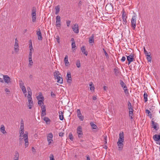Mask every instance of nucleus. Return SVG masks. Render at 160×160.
Wrapping results in <instances>:
<instances>
[{"mask_svg":"<svg viewBox=\"0 0 160 160\" xmlns=\"http://www.w3.org/2000/svg\"><path fill=\"white\" fill-rule=\"evenodd\" d=\"M124 141V133L123 132H120L119 135V138L117 144L118 148V150L121 151L123 147V142Z\"/></svg>","mask_w":160,"mask_h":160,"instance_id":"1","label":"nucleus"},{"mask_svg":"<svg viewBox=\"0 0 160 160\" xmlns=\"http://www.w3.org/2000/svg\"><path fill=\"white\" fill-rule=\"evenodd\" d=\"M24 130H20L19 131V137H23L24 138V141H25V148H27L28 146V132H26L25 133H24Z\"/></svg>","mask_w":160,"mask_h":160,"instance_id":"2","label":"nucleus"},{"mask_svg":"<svg viewBox=\"0 0 160 160\" xmlns=\"http://www.w3.org/2000/svg\"><path fill=\"white\" fill-rule=\"evenodd\" d=\"M128 108L129 110V116L131 119H133L132 116L133 115V112L134 111L133 107L132 106L131 104L129 101H128Z\"/></svg>","mask_w":160,"mask_h":160,"instance_id":"3","label":"nucleus"},{"mask_svg":"<svg viewBox=\"0 0 160 160\" xmlns=\"http://www.w3.org/2000/svg\"><path fill=\"white\" fill-rule=\"evenodd\" d=\"M120 84L121 85V87L123 88L124 90V92L125 94H128V91L127 89V87L122 80H120Z\"/></svg>","mask_w":160,"mask_h":160,"instance_id":"4","label":"nucleus"},{"mask_svg":"<svg viewBox=\"0 0 160 160\" xmlns=\"http://www.w3.org/2000/svg\"><path fill=\"white\" fill-rule=\"evenodd\" d=\"M153 118L152 119L151 121L152 122V128H153L156 131V133H157L156 132L159 129V124L157 122H155L153 121Z\"/></svg>","mask_w":160,"mask_h":160,"instance_id":"5","label":"nucleus"},{"mask_svg":"<svg viewBox=\"0 0 160 160\" xmlns=\"http://www.w3.org/2000/svg\"><path fill=\"white\" fill-rule=\"evenodd\" d=\"M36 8L33 7L32 8V20L33 22H35L36 21Z\"/></svg>","mask_w":160,"mask_h":160,"instance_id":"6","label":"nucleus"},{"mask_svg":"<svg viewBox=\"0 0 160 160\" xmlns=\"http://www.w3.org/2000/svg\"><path fill=\"white\" fill-rule=\"evenodd\" d=\"M136 16H133L131 20V26L133 29H135L136 27Z\"/></svg>","mask_w":160,"mask_h":160,"instance_id":"7","label":"nucleus"},{"mask_svg":"<svg viewBox=\"0 0 160 160\" xmlns=\"http://www.w3.org/2000/svg\"><path fill=\"white\" fill-rule=\"evenodd\" d=\"M134 55L132 53L131 54H130L129 56H127V60L128 62V65H129L131 62L134 60Z\"/></svg>","mask_w":160,"mask_h":160,"instance_id":"8","label":"nucleus"},{"mask_svg":"<svg viewBox=\"0 0 160 160\" xmlns=\"http://www.w3.org/2000/svg\"><path fill=\"white\" fill-rule=\"evenodd\" d=\"M77 133L78 134V137L79 138L82 137L83 133L82 130V128L80 126H78L77 128Z\"/></svg>","mask_w":160,"mask_h":160,"instance_id":"9","label":"nucleus"},{"mask_svg":"<svg viewBox=\"0 0 160 160\" xmlns=\"http://www.w3.org/2000/svg\"><path fill=\"white\" fill-rule=\"evenodd\" d=\"M53 135L52 133H49L47 136V141L48 142V144H50L52 141Z\"/></svg>","mask_w":160,"mask_h":160,"instance_id":"10","label":"nucleus"},{"mask_svg":"<svg viewBox=\"0 0 160 160\" xmlns=\"http://www.w3.org/2000/svg\"><path fill=\"white\" fill-rule=\"evenodd\" d=\"M56 26L60 27L61 26V17L58 15L56 17Z\"/></svg>","mask_w":160,"mask_h":160,"instance_id":"11","label":"nucleus"},{"mask_svg":"<svg viewBox=\"0 0 160 160\" xmlns=\"http://www.w3.org/2000/svg\"><path fill=\"white\" fill-rule=\"evenodd\" d=\"M36 32L38 40H42V37L40 29L39 28L36 31Z\"/></svg>","mask_w":160,"mask_h":160,"instance_id":"12","label":"nucleus"},{"mask_svg":"<svg viewBox=\"0 0 160 160\" xmlns=\"http://www.w3.org/2000/svg\"><path fill=\"white\" fill-rule=\"evenodd\" d=\"M72 29L73 31L76 33H78L79 32L78 26V24H75Z\"/></svg>","mask_w":160,"mask_h":160,"instance_id":"13","label":"nucleus"},{"mask_svg":"<svg viewBox=\"0 0 160 160\" xmlns=\"http://www.w3.org/2000/svg\"><path fill=\"white\" fill-rule=\"evenodd\" d=\"M3 79L4 82L7 83H8L10 82V78L8 75H3Z\"/></svg>","mask_w":160,"mask_h":160,"instance_id":"14","label":"nucleus"},{"mask_svg":"<svg viewBox=\"0 0 160 160\" xmlns=\"http://www.w3.org/2000/svg\"><path fill=\"white\" fill-rule=\"evenodd\" d=\"M94 34H92L91 36L89 38V42L90 44H92V45L94 43Z\"/></svg>","mask_w":160,"mask_h":160,"instance_id":"15","label":"nucleus"},{"mask_svg":"<svg viewBox=\"0 0 160 160\" xmlns=\"http://www.w3.org/2000/svg\"><path fill=\"white\" fill-rule=\"evenodd\" d=\"M153 138L155 141H158L160 140V133L159 135L155 134L153 136Z\"/></svg>","mask_w":160,"mask_h":160,"instance_id":"16","label":"nucleus"},{"mask_svg":"<svg viewBox=\"0 0 160 160\" xmlns=\"http://www.w3.org/2000/svg\"><path fill=\"white\" fill-rule=\"evenodd\" d=\"M32 94H29L27 96L29 103H31L33 102L32 97Z\"/></svg>","mask_w":160,"mask_h":160,"instance_id":"17","label":"nucleus"},{"mask_svg":"<svg viewBox=\"0 0 160 160\" xmlns=\"http://www.w3.org/2000/svg\"><path fill=\"white\" fill-rule=\"evenodd\" d=\"M64 62L66 66H68L69 65V62L68 61V56L66 55L64 58Z\"/></svg>","mask_w":160,"mask_h":160,"instance_id":"18","label":"nucleus"},{"mask_svg":"<svg viewBox=\"0 0 160 160\" xmlns=\"http://www.w3.org/2000/svg\"><path fill=\"white\" fill-rule=\"evenodd\" d=\"M43 119L45 122L47 124H49L50 123L51 120L48 117H45Z\"/></svg>","mask_w":160,"mask_h":160,"instance_id":"19","label":"nucleus"},{"mask_svg":"<svg viewBox=\"0 0 160 160\" xmlns=\"http://www.w3.org/2000/svg\"><path fill=\"white\" fill-rule=\"evenodd\" d=\"M58 113L59 119L61 120H62L64 119L63 112L61 111H59L58 112Z\"/></svg>","mask_w":160,"mask_h":160,"instance_id":"20","label":"nucleus"},{"mask_svg":"<svg viewBox=\"0 0 160 160\" xmlns=\"http://www.w3.org/2000/svg\"><path fill=\"white\" fill-rule=\"evenodd\" d=\"M0 131L3 134H5L7 132L5 130V128L3 125H2L1 126Z\"/></svg>","mask_w":160,"mask_h":160,"instance_id":"21","label":"nucleus"},{"mask_svg":"<svg viewBox=\"0 0 160 160\" xmlns=\"http://www.w3.org/2000/svg\"><path fill=\"white\" fill-rule=\"evenodd\" d=\"M81 49L82 51V52L85 55L87 56L88 55V53L86 51V48L84 46H82L81 48Z\"/></svg>","mask_w":160,"mask_h":160,"instance_id":"22","label":"nucleus"},{"mask_svg":"<svg viewBox=\"0 0 160 160\" xmlns=\"http://www.w3.org/2000/svg\"><path fill=\"white\" fill-rule=\"evenodd\" d=\"M54 75L55 78H58L60 76L59 75H60L61 74L58 71H56L54 72Z\"/></svg>","mask_w":160,"mask_h":160,"instance_id":"23","label":"nucleus"},{"mask_svg":"<svg viewBox=\"0 0 160 160\" xmlns=\"http://www.w3.org/2000/svg\"><path fill=\"white\" fill-rule=\"evenodd\" d=\"M37 98L38 100L41 99V100H43L44 97L41 93H39V95L37 97Z\"/></svg>","mask_w":160,"mask_h":160,"instance_id":"24","label":"nucleus"},{"mask_svg":"<svg viewBox=\"0 0 160 160\" xmlns=\"http://www.w3.org/2000/svg\"><path fill=\"white\" fill-rule=\"evenodd\" d=\"M148 95L147 93L146 92H144L143 97L145 102H146L148 101Z\"/></svg>","mask_w":160,"mask_h":160,"instance_id":"25","label":"nucleus"},{"mask_svg":"<svg viewBox=\"0 0 160 160\" xmlns=\"http://www.w3.org/2000/svg\"><path fill=\"white\" fill-rule=\"evenodd\" d=\"M19 156L18 152L17 151H16L14 155V160H18Z\"/></svg>","mask_w":160,"mask_h":160,"instance_id":"26","label":"nucleus"},{"mask_svg":"<svg viewBox=\"0 0 160 160\" xmlns=\"http://www.w3.org/2000/svg\"><path fill=\"white\" fill-rule=\"evenodd\" d=\"M55 14H58L59 11H60V7L59 5L57 6L55 8Z\"/></svg>","mask_w":160,"mask_h":160,"instance_id":"27","label":"nucleus"},{"mask_svg":"<svg viewBox=\"0 0 160 160\" xmlns=\"http://www.w3.org/2000/svg\"><path fill=\"white\" fill-rule=\"evenodd\" d=\"M89 85L90 86V89L91 91H93L94 89V87L93 85V83L92 82H91L89 84Z\"/></svg>","mask_w":160,"mask_h":160,"instance_id":"28","label":"nucleus"},{"mask_svg":"<svg viewBox=\"0 0 160 160\" xmlns=\"http://www.w3.org/2000/svg\"><path fill=\"white\" fill-rule=\"evenodd\" d=\"M146 58L147 59L148 61V62H151V60H152V58L150 56V55H147L146 56Z\"/></svg>","mask_w":160,"mask_h":160,"instance_id":"29","label":"nucleus"},{"mask_svg":"<svg viewBox=\"0 0 160 160\" xmlns=\"http://www.w3.org/2000/svg\"><path fill=\"white\" fill-rule=\"evenodd\" d=\"M78 117L79 118V119L82 121L84 119V117L82 115V114H80L77 115Z\"/></svg>","mask_w":160,"mask_h":160,"instance_id":"30","label":"nucleus"},{"mask_svg":"<svg viewBox=\"0 0 160 160\" xmlns=\"http://www.w3.org/2000/svg\"><path fill=\"white\" fill-rule=\"evenodd\" d=\"M114 73L116 76H118L119 71L118 69L114 68Z\"/></svg>","mask_w":160,"mask_h":160,"instance_id":"31","label":"nucleus"},{"mask_svg":"<svg viewBox=\"0 0 160 160\" xmlns=\"http://www.w3.org/2000/svg\"><path fill=\"white\" fill-rule=\"evenodd\" d=\"M76 66L78 68H79L81 67V64L79 60H78L76 61Z\"/></svg>","mask_w":160,"mask_h":160,"instance_id":"32","label":"nucleus"},{"mask_svg":"<svg viewBox=\"0 0 160 160\" xmlns=\"http://www.w3.org/2000/svg\"><path fill=\"white\" fill-rule=\"evenodd\" d=\"M19 86L20 88L23 87V86H25L24 85V83L21 80H20L19 81Z\"/></svg>","mask_w":160,"mask_h":160,"instance_id":"33","label":"nucleus"},{"mask_svg":"<svg viewBox=\"0 0 160 160\" xmlns=\"http://www.w3.org/2000/svg\"><path fill=\"white\" fill-rule=\"evenodd\" d=\"M90 125L93 129H96L97 127L96 125L92 122L90 123Z\"/></svg>","mask_w":160,"mask_h":160,"instance_id":"34","label":"nucleus"},{"mask_svg":"<svg viewBox=\"0 0 160 160\" xmlns=\"http://www.w3.org/2000/svg\"><path fill=\"white\" fill-rule=\"evenodd\" d=\"M127 16H126V15L125 14V11H123V13L122 14V19H127Z\"/></svg>","mask_w":160,"mask_h":160,"instance_id":"35","label":"nucleus"},{"mask_svg":"<svg viewBox=\"0 0 160 160\" xmlns=\"http://www.w3.org/2000/svg\"><path fill=\"white\" fill-rule=\"evenodd\" d=\"M27 89L28 91V94H32V92L31 89L29 87H27Z\"/></svg>","mask_w":160,"mask_h":160,"instance_id":"36","label":"nucleus"},{"mask_svg":"<svg viewBox=\"0 0 160 160\" xmlns=\"http://www.w3.org/2000/svg\"><path fill=\"white\" fill-rule=\"evenodd\" d=\"M21 88L22 91L23 93H25L26 92H27V90L25 86H23V87H22Z\"/></svg>","mask_w":160,"mask_h":160,"instance_id":"37","label":"nucleus"},{"mask_svg":"<svg viewBox=\"0 0 160 160\" xmlns=\"http://www.w3.org/2000/svg\"><path fill=\"white\" fill-rule=\"evenodd\" d=\"M69 138L71 141H72L73 140V136L72 133H70L69 134Z\"/></svg>","mask_w":160,"mask_h":160,"instance_id":"38","label":"nucleus"},{"mask_svg":"<svg viewBox=\"0 0 160 160\" xmlns=\"http://www.w3.org/2000/svg\"><path fill=\"white\" fill-rule=\"evenodd\" d=\"M14 48L15 52H18L19 51V46H14Z\"/></svg>","mask_w":160,"mask_h":160,"instance_id":"39","label":"nucleus"},{"mask_svg":"<svg viewBox=\"0 0 160 160\" xmlns=\"http://www.w3.org/2000/svg\"><path fill=\"white\" fill-rule=\"evenodd\" d=\"M144 54L146 55V56L147 55H149V54L150 53V52H147V51L146 50L145 47L144 48Z\"/></svg>","mask_w":160,"mask_h":160,"instance_id":"40","label":"nucleus"},{"mask_svg":"<svg viewBox=\"0 0 160 160\" xmlns=\"http://www.w3.org/2000/svg\"><path fill=\"white\" fill-rule=\"evenodd\" d=\"M59 78V79H58V80H57V82L58 83H60V84H61L62 83V81L63 80L62 78Z\"/></svg>","mask_w":160,"mask_h":160,"instance_id":"41","label":"nucleus"},{"mask_svg":"<svg viewBox=\"0 0 160 160\" xmlns=\"http://www.w3.org/2000/svg\"><path fill=\"white\" fill-rule=\"evenodd\" d=\"M71 45L72 48H74L76 47L75 42H72Z\"/></svg>","mask_w":160,"mask_h":160,"instance_id":"42","label":"nucleus"},{"mask_svg":"<svg viewBox=\"0 0 160 160\" xmlns=\"http://www.w3.org/2000/svg\"><path fill=\"white\" fill-rule=\"evenodd\" d=\"M29 62L28 66L29 67H31V66L32 65L33 62L32 60H29Z\"/></svg>","mask_w":160,"mask_h":160,"instance_id":"43","label":"nucleus"},{"mask_svg":"<svg viewBox=\"0 0 160 160\" xmlns=\"http://www.w3.org/2000/svg\"><path fill=\"white\" fill-rule=\"evenodd\" d=\"M29 48L30 49V51H32L33 50V48L31 42V44H30Z\"/></svg>","mask_w":160,"mask_h":160,"instance_id":"44","label":"nucleus"},{"mask_svg":"<svg viewBox=\"0 0 160 160\" xmlns=\"http://www.w3.org/2000/svg\"><path fill=\"white\" fill-rule=\"evenodd\" d=\"M50 160H55V159L54 158V156L52 154H51L50 155Z\"/></svg>","mask_w":160,"mask_h":160,"instance_id":"45","label":"nucleus"},{"mask_svg":"<svg viewBox=\"0 0 160 160\" xmlns=\"http://www.w3.org/2000/svg\"><path fill=\"white\" fill-rule=\"evenodd\" d=\"M41 108H42V111H46V107H45V106L44 105H42L41 107Z\"/></svg>","mask_w":160,"mask_h":160,"instance_id":"46","label":"nucleus"},{"mask_svg":"<svg viewBox=\"0 0 160 160\" xmlns=\"http://www.w3.org/2000/svg\"><path fill=\"white\" fill-rule=\"evenodd\" d=\"M33 102L31 103H29V104L28 105V107H29V109H31L33 105Z\"/></svg>","mask_w":160,"mask_h":160,"instance_id":"47","label":"nucleus"},{"mask_svg":"<svg viewBox=\"0 0 160 160\" xmlns=\"http://www.w3.org/2000/svg\"><path fill=\"white\" fill-rule=\"evenodd\" d=\"M146 112L148 114V116H152V114L150 112L148 109L146 110Z\"/></svg>","mask_w":160,"mask_h":160,"instance_id":"48","label":"nucleus"},{"mask_svg":"<svg viewBox=\"0 0 160 160\" xmlns=\"http://www.w3.org/2000/svg\"><path fill=\"white\" fill-rule=\"evenodd\" d=\"M71 21H70V20H67V21H66V23H67V26L68 27H69L70 25V23H71Z\"/></svg>","mask_w":160,"mask_h":160,"instance_id":"49","label":"nucleus"},{"mask_svg":"<svg viewBox=\"0 0 160 160\" xmlns=\"http://www.w3.org/2000/svg\"><path fill=\"white\" fill-rule=\"evenodd\" d=\"M46 115V111L42 112L41 117H43Z\"/></svg>","mask_w":160,"mask_h":160,"instance_id":"50","label":"nucleus"},{"mask_svg":"<svg viewBox=\"0 0 160 160\" xmlns=\"http://www.w3.org/2000/svg\"><path fill=\"white\" fill-rule=\"evenodd\" d=\"M42 100H38V103L39 105L41 106L42 104L41 103L42 102Z\"/></svg>","mask_w":160,"mask_h":160,"instance_id":"51","label":"nucleus"},{"mask_svg":"<svg viewBox=\"0 0 160 160\" xmlns=\"http://www.w3.org/2000/svg\"><path fill=\"white\" fill-rule=\"evenodd\" d=\"M122 20H123V22H122L123 24H125V25L127 23V21L126 19H122Z\"/></svg>","mask_w":160,"mask_h":160,"instance_id":"52","label":"nucleus"},{"mask_svg":"<svg viewBox=\"0 0 160 160\" xmlns=\"http://www.w3.org/2000/svg\"><path fill=\"white\" fill-rule=\"evenodd\" d=\"M67 76L68 78H71V75L70 73H68L67 74Z\"/></svg>","mask_w":160,"mask_h":160,"instance_id":"53","label":"nucleus"},{"mask_svg":"<svg viewBox=\"0 0 160 160\" xmlns=\"http://www.w3.org/2000/svg\"><path fill=\"white\" fill-rule=\"evenodd\" d=\"M126 60V57L124 56H123L121 59V61L122 62H124Z\"/></svg>","mask_w":160,"mask_h":160,"instance_id":"54","label":"nucleus"},{"mask_svg":"<svg viewBox=\"0 0 160 160\" xmlns=\"http://www.w3.org/2000/svg\"><path fill=\"white\" fill-rule=\"evenodd\" d=\"M104 54H105V55L106 56V58L107 59H108L109 58V56H108V54L106 52H105Z\"/></svg>","mask_w":160,"mask_h":160,"instance_id":"55","label":"nucleus"},{"mask_svg":"<svg viewBox=\"0 0 160 160\" xmlns=\"http://www.w3.org/2000/svg\"><path fill=\"white\" fill-rule=\"evenodd\" d=\"M51 95L52 97H55V94H54V93L52 92H51Z\"/></svg>","mask_w":160,"mask_h":160,"instance_id":"56","label":"nucleus"},{"mask_svg":"<svg viewBox=\"0 0 160 160\" xmlns=\"http://www.w3.org/2000/svg\"><path fill=\"white\" fill-rule=\"evenodd\" d=\"M77 115L81 114V111L79 109H77Z\"/></svg>","mask_w":160,"mask_h":160,"instance_id":"57","label":"nucleus"},{"mask_svg":"<svg viewBox=\"0 0 160 160\" xmlns=\"http://www.w3.org/2000/svg\"><path fill=\"white\" fill-rule=\"evenodd\" d=\"M108 7H112V8H113V6H112V4H110L109 5H108V4L106 6V7H105L106 8Z\"/></svg>","mask_w":160,"mask_h":160,"instance_id":"58","label":"nucleus"},{"mask_svg":"<svg viewBox=\"0 0 160 160\" xmlns=\"http://www.w3.org/2000/svg\"><path fill=\"white\" fill-rule=\"evenodd\" d=\"M72 81V80L70 78H68L67 79V82L68 83H71Z\"/></svg>","mask_w":160,"mask_h":160,"instance_id":"59","label":"nucleus"},{"mask_svg":"<svg viewBox=\"0 0 160 160\" xmlns=\"http://www.w3.org/2000/svg\"><path fill=\"white\" fill-rule=\"evenodd\" d=\"M86 157L87 158L86 160H91L90 158L88 155H86Z\"/></svg>","mask_w":160,"mask_h":160,"instance_id":"60","label":"nucleus"},{"mask_svg":"<svg viewBox=\"0 0 160 160\" xmlns=\"http://www.w3.org/2000/svg\"><path fill=\"white\" fill-rule=\"evenodd\" d=\"M5 91L6 92H10V91L9 89L7 88H6L5 89Z\"/></svg>","mask_w":160,"mask_h":160,"instance_id":"61","label":"nucleus"},{"mask_svg":"<svg viewBox=\"0 0 160 160\" xmlns=\"http://www.w3.org/2000/svg\"><path fill=\"white\" fill-rule=\"evenodd\" d=\"M82 2L81 1H79L78 2V5L79 7H80L82 5Z\"/></svg>","mask_w":160,"mask_h":160,"instance_id":"62","label":"nucleus"},{"mask_svg":"<svg viewBox=\"0 0 160 160\" xmlns=\"http://www.w3.org/2000/svg\"><path fill=\"white\" fill-rule=\"evenodd\" d=\"M97 99V98L96 96H95L93 97L92 99L93 100H96Z\"/></svg>","mask_w":160,"mask_h":160,"instance_id":"63","label":"nucleus"},{"mask_svg":"<svg viewBox=\"0 0 160 160\" xmlns=\"http://www.w3.org/2000/svg\"><path fill=\"white\" fill-rule=\"evenodd\" d=\"M23 138H24L23 137H20L19 139L20 141L21 142V141H22Z\"/></svg>","mask_w":160,"mask_h":160,"instance_id":"64","label":"nucleus"}]
</instances>
